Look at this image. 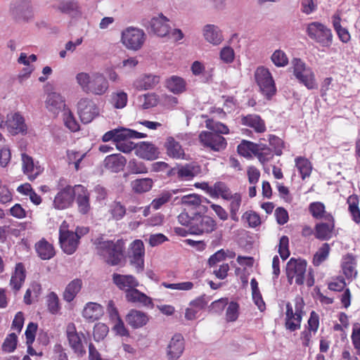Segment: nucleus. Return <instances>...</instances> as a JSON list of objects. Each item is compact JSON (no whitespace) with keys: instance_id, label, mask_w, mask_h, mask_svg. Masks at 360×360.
<instances>
[{"instance_id":"55","label":"nucleus","mask_w":360,"mask_h":360,"mask_svg":"<svg viewBox=\"0 0 360 360\" xmlns=\"http://www.w3.org/2000/svg\"><path fill=\"white\" fill-rule=\"evenodd\" d=\"M110 214L115 220H120L126 214V208L120 202H115L110 208Z\"/></svg>"},{"instance_id":"18","label":"nucleus","mask_w":360,"mask_h":360,"mask_svg":"<svg viewBox=\"0 0 360 360\" xmlns=\"http://www.w3.org/2000/svg\"><path fill=\"white\" fill-rule=\"evenodd\" d=\"M185 349L184 337L181 334H175L167 347V358L168 360H178Z\"/></svg>"},{"instance_id":"19","label":"nucleus","mask_w":360,"mask_h":360,"mask_svg":"<svg viewBox=\"0 0 360 360\" xmlns=\"http://www.w3.org/2000/svg\"><path fill=\"white\" fill-rule=\"evenodd\" d=\"M75 199L78 212L82 214H86L91 210L90 193L82 185H75Z\"/></svg>"},{"instance_id":"20","label":"nucleus","mask_w":360,"mask_h":360,"mask_svg":"<svg viewBox=\"0 0 360 360\" xmlns=\"http://www.w3.org/2000/svg\"><path fill=\"white\" fill-rule=\"evenodd\" d=\"M54 7L59 12L72 18H77L82 15L81 7L76 0H62Z\"/></svg>"},{"instance_id":"25","label":"nucleus","mask_w":360,"mask_h":360,"mask_svg":"<svg viewBox=\"0 0 360 360\" xmlns=\"http://www.w3.org/2000/svg\"><path fill=\"white\" fill-rule=\"evenodd\" d=\"M127 162L126 158L120 154L107 156L103 162L104 167L112 172L121 171Z\"/></svg>"},{"instance_id":"16","label":"nucleus","mask_w":360,"mask_h":360,"mask_svg":"<svg viewBox=\"0 0 360 360\" xmlns=\"http://www.w3.org/2000/svg\"><path fill=\"white\" fill-rule=\"evenodd\" d=\"M145 254L144 245L141 240H136L131 243L129 252L130 263L138 272L143 271L144 266L143 257Z\"/></svg>"},{"instance_id":"7","label":"nucleus","mask_w":360,"mask_h":360,"mask_svg":"<svg viewBox=\"0 0 360 360\" xmlns=\"http://www.w3.org/2000/svg\"><path fill=\"white\" fill-rule=\"evenodd\" d=\"M307 262L300 258H290L286 264V276L290 284L295 278L296 284L301 285L304 283V275L307 270Z\"/></svg>"},{"instance_id":"4","label":"nucleus","mask_w":360,"mask_h":360,"mask_svg":"<svg viewBox=\"0 0 360 360\" xmlns=\"http://www.w3.org/2000/svg\"><path fill=\"white\" fill-rule=\"evenodd\" d=\"M309 37L323 47H329L333 41L331 30L319 22L308 24L306 30Z\"/></svg>"},{"instance_id":"48","label":"nucleus","mask_w":360,"mask_h":360,"mask_svg":"<svg viewBox=\"0 0 360 360\" xmlns=\"http://www.w3.org/2000/svg\"><path fill=\"white\" fill-rule=\"evenodd\" d=\"M111 103L115 108H123L127 103V94L124 91L112 93Z\"/></svg>"},{"instance_id":"6","label":"nucleus","mask_w":360,"mask_h":360,"mask_svg":"<svg viewBox=\"0 0 360 360\" xmlns=\"http://www.w3.org/2000/svg\"><path fill=\"white\" fill-rule=\"evenodd\" d=\"M293 72L295 77L307 89H314L317 87L314 74L311 69L307 68L305 63L300 58L292 60Z\"/></svg>"},{"instance_id":"60","label":"nucleus","mask_w":360,"mask_h":360,"mask_svg":"<svg viewBox=\"0 0 360 360\" xmlns=\"http://www.w3.org/2000/svg\"><path fill=\"white\" fill-rule=\"evenodd\" d=\"M289 238L286 236H283L280 238L278 245V253L283 260H285L290 256L288 248Z\"/></svg>"},{"instance_id":"58","label":"nucleus","mask_w":360,"mask_h":360,"mask_svg":"<svg viewBox=\"0 0 360 360\" xmlns=\"http://www.w3.org/2000/svg\"><path fill=\"white\" fill-rule=\"evenodd\" d=\"M239 304L236 302H231L226 311V319L229 322L235 321L238 317Z\"/></svg>"},{"instance_id":"38","label":"nucleus","mask_w":360,"mask_h":360,"mask_svg":"<svg viewBox=\"0 0 360 360\" xmlns=\"http://www.w3.org/2000/svg\"><path fill=\"white\" fill-rule=\"evenodd\" d=\"M309 211L316 219H323L326 221H332L333 216L325 211V206L319 202H312L309 205Z\"/></svg>"},{"instance_id":"15","label":"nucleus","mask_w":360,"mask_h":360,"mask_svg":"<svg viewBox=\"0 0 360 360\" xmlns=\"http://www.w3.org/2000/svg\"><path fill=\"white\" fill-rule=\"evenodd\" d=\"M59 243L63 251L68 255H72L77 249L79 243L77 233L72 231H62L59 232Z\"/></svg>"},{"instance_id":"36","label":"nucleus","mask_w":360,"mask_h":360,"mask_svg":"<svg viewBox=\"0 0 360 360\" xmlns=\"http://www.w3.org/2000/svg\"><path fill=\"white\" fill-rule=\"evenodd\" d=\"M25 279V270L22 263H18L15 266L14 274L12 275L10 285L15 291L20 289L22 284Z\"/></svg>"},{"instance_id":"40","label":"nucleus","mask_w":360,"mask_h":360,"mask_svg":"<svg viewBox=\"0 0 360 360\" xmlns=\"http://www.w3.org/2000/svg\"><path fill=\"white\" fill-rule=\"evenodd\" d=\"M167 87L174 94H181L185 91L186 82L180 77L172 76L167 81Z\"/></svg>"},{"instance_id":"64","label":"nucleus","mask_w":360,"mask_h":360,"mask_svg":"<svg viewBox=\"0 0 360 360\" xmlns=\"http://www.w3.org/2000/svg\"><path fill=\"white\" fill-rule=\"evenodd\" d=\"M243 219H246L250 227H257L261 224L259 214L255 212H246L243 215Z\"/></svg>"},{"instance_id":"37","label":"nucleus","mask_w":360,"mask_h":360,"mask_svg":"<svg viewBox=\"0 0 360 360\" xmlns=\"http://www.w3.org/2000/svg\"><path fill=\"white\" fill-rule=\"evenodd\" d=\"M165 146L167 149V155L170 157L180 158L184 155V150L180 143L172 136L167 139Z\"/></svg>"},{"instance_id":"23","label":"nucleus","mask_w":360,"mask_h":360,"mask_svg":"<svg viewBox=\"0 0 360 360\" xmlns=\"http://www.w3.org/2000/svg\"><path fill=\"white\" fill-rule=\"evenodd\" d=\"M149 319L148 315L136 309H131L126 316V321L133 328H139L145 326Z\"/></svg>"},{"instance_id":"56","label":"nucleus","mask_w":360,"mask_h":360,"mask_svg":"<svg viewBox=\"0 0 360 360\" xmlns=\"http://www.w3.org/2000/svg\"><path fill=\"white\" fill-rule=\"evenodd\" d=\"M108 327L107 325L102 323H98L94 326V339L95 341H100L105 338V337L107 335L108 333Z\"/></svg>"},{"instance_id":"34","label":"nucleus","mask_w":360,"mask_h":360,"mask_svg":"<svg viewBox=\"0 0 360 360\" xmlns=\"http://www.w3.org/2000/svg\"><path fill=\"white\" fill-rule=\"evenodd\" d=\"M243 124L253 128L257 133H262L266 130L264 121L257 115H248L241 118Z\"/></svg>"},{"instance_id":"24","label":"nucleus","mask_w":360,"mask_h":360,"mask_svg":"<svg viewBox=\"0 0 360 360\" xmlns=\"http://www.w3.org/2000/svg\"><path fill=\"white\" fill-rule=\"evenodd\" d=\"M335 228L334 218L332 221L318 223L315 226V237L321 240H328L332 238L333 231Z\"/></svg>"},{"instance_id":"62","label":"nucleus","mask_w":360,"mask_h":360,"mask_svg":"<svg viewBox=\"0 0 360 360\" xmlns=\"http://www.w3.org/2000/svg\"><path fill=\"white\" fill-rule=\"evenodd\" d=\"M48 308L51 313L56 314L59 309V299L58 295L53 292H50L47 296Z\"/></svg>"},{"instance_id":"63","label":"nucleus","mask_w":360,"mask_h":360,"mask_svg":"<svg viewBox=\"0 0 360 360\" xmlns=\"http://www.w3.org/2000/svg\"><path fill=\"white\" fill-rule=\"evenodd\" d=\"M352 340L357 354H360V323H355L353 326Z\"/></svg>"},{"instance_id":"42","label":"nucleus","mask_w":360,"mask_h":360,"mask_svg":"<svg viewBox=\"0 0 360 360\" xmlns=\"http://www.w3.org/2000/svg\"><path fill=\"white\" fill-rule=\"evenodd\" d=\"M232 193L225 183L221 181L216 182L213 185V190L212 193V198H218L219 195L225 200H229L232 198Z\"/></svg>"},{"instance_id":"53","label":"nucleus","mask_w":360,"mask_h":360,"mask_svg":"<svg viewBox=\"0 0 360 360\" xmlns=\"http://www.w3.org/2000/svg\"><path fill=\"white\" fill-rule=\"evenodd\" d=\"M231 200L230 204V212L231 219L234 221L238 220V217L236 216L238 211L239 210L240 203H241V196L239 193H235L232 195V198H229Z\"/></svg>"},{"instance_id":"28","label":"nucleus","mask_w":360,"mask_h":360,"mask_svg":"<svg viewBox=\"0 0 360 360\" xmlns=\"http://www.w3.org/2000/svg\"><path fill=\"white\" fill-rule=\"evenodd\" d=\"M22 169L25 174L28 175L29 179L33 181L41 173L40 167L34 165L32 157L22 154Z\"/></svg>"},{"instance_id":"41","label":"nucleus","mask_w":360,"mask_h":360,"mask_svg":"<svg viewBox=\"0 0 360 360\" xmlns=\"http://www.w3.org/2000/svg\"><path fill=\"white\" fill-rule=\"evenodd\" d=\"M258 146L259 147H258L255 156L257 157L262 164L264 165L274 158L275 153L274 150L266 144L260 143H258Z\"/></svg>"},{"instance_id":"1","label":"nucleus","mask_w":360,"mask_h":360,"mask_svg":"<svg viewBox=\"0 0 360 360\" xmlns=\"http://www.w3.org/2000/svg\"><path fill=\"white\" fill-rule=\"evenodd\" d=\"M76 81L84 92L95 96H103L109 89L108 79L100 72H79L76 75Z\"/></svg>"},{"instance_id":"22","label":"nucleus","mask_w":360,"mask_h":360,"mask_svg":"<svg viewBox=\"0 0 360 360\" xmlns=\"http://www.w3.org/2000/svg\"><path fill=\"white\" fill-rule=\"evenodd\" d=\"M125 297L127 302L141 304L145 307L153 306L152 300L136 288L127 289Z\"/></svg>"},{"instance_id":"51","label":"nucleus","mask_w":360,"mask_h":360,"mask_svg":"<svg viewBox=\"0 0 360 360\" xmlns=\"http://www.w3.org/2000/svg\"><path fill=\"white\" fill-rule=\"evenodd\" d=\"M206 127L211 130L210 132L217 133L219 135L227 134L229 132L227 126L221 122H214L213 120H207Z\"/></svg>"},{"instance_id":"12","label":"nucleus","mask_w":360,"mask_h":360,"mask_svg":"<svg viewBox=\"0 0 360 360\" xmlns=\"http://www.w3.org/2000/svg\"><path fill=\"white\" fill-rule=\"evenodd\" d=\"M77 109L80 120L84 124L91 122L99 113V110L94 102L86 98L79 100Z\"/></svg>"},{"instance_id":"35","label":"nucleus","mask_w":360,"mask_h":360,"mask_svg":"<svg viewBox=\"0 0 360 360\" xmlns=\"http://www.w3.org/2000/svg\"><path fill=\"white\" fill-rule=\"evenodd\" d=\"M82 287V281L79 278H75L70 282L63 294V300L68 302H72L79 292Z\"/></svg>"},{"instance_id":"30","label":"nucleus","mask_w":360,"mask_h":360,"mask_svg":"<svg viewBox=\"0 0 360 360\" xmlns=\"http://www.w3.org/2000/svg\"><path fill=\"white\" fill-rule=\"evenodd\" d=\"M200 172V167L193 163L179 166L177 178L180 180L189 181Z\"/></svg>"},{"instance_id":"43","label":"nucleus","mask_w":360,"mask_h":360,"mask_svg":"<svg viewBox=\"0 0 360 360\" xmlns=\"http://www.w3.org/2000/svg\"><path fill=\"white\" fill-rule=\"evenodd\" d=\"M295 165L299 170L302 179L310 176L312 167L311 162L307 158L297 157L295 159Z\"/></svg>"},{"instance_id":"11","label":"nucleus","mask_w":360,"mask_h":360,"mask_svg":"<svg viewBox=\"0 0 360 360\" xmlns=\"http://www.w3.org/2000/svg\"><path fill=\"white\" fill-rule=\"evenodd\" d=\"M11 13L16 21L28 22L33 17L30 0H18L11 5Z\"/></svg>"},{"instance_id":"13","label":"nucleus","mask_w":360,"mask_h":360,"mask_svg":"<svg viewBox=\"0 0 360 360\" xmlns=\"http://www.w3.org/2000/svg\"><path fill=\"white\" fill-rule=\"evenodd\" d=\"M75 186H66L56 194L53 200V207L57 210H64L72 205L75 200Z\"/></svg>"},{"instance_id":"5","label":"nucleus","mask_w":360,"mask_h":360,"mask_svg":"<svg viewBox=\"0 0 360 360\" xmlns=\"http://www.w3.org/2000/svg\"><path fill=\"white\" fill-rule=\"evenodd\" d=\"M146 37L143 30L129 27L122 31L121 41L128 49L137 51L143 45Z\"/></svg>"},{"instance_id":"50","label":"nucleus","mask_w":360,"mask_h":360,"mask_svg":"<svg viewBox=\"0 0 360 360\" xmlns=\"http://www.w3.org/2000/svg\"><path fill=\"white\" fill-rule=\"evenodd\" d=\"M329 251V245L328 243H323L314 256V265L319 266L323 261H325L328 256Z\"/></svg>"},{"instance_id":"32","label":"nucleus","mask_w":360,"mask_h":360,"mask_svg":"<svg viewBox=\"0 0 360 360\" xmlns=\"http://www.w3.org/2000/svg\"><path fill=\"white\" fill-rule=\"evenodd\" d=\"M159 82V77L153 75H146L136 79L134 82V86L140 91L148 90L154 88Z\"/></svg>"},{"instance_id":"29","label":"nucleus","mask_w":360,"mask_h":360,"mask_svg":"<svg viewBox=\"0 0 360 360\" xmlns=\"http://www.w3.org/2000/svg\"><path fill=\"white\" fill-rule=\"evenodd\" d=\"M103 314V307L96 302H89L84 307L82 315L89 321L98 320Z\"/></svg>"},{"instance_id":"2","label":"nucleus","mask_w":360,"mask_h":360,"mask_svg":"<svg viewBox=\"0 0 360 360\" xmlns=\"http://www.w3.org/2000/svg\"><path fill=\"white\" fill-rule=\"evenodd\" d=\"M94 244L96 245L97 254L102 256L105 262L111 265H118L123 257V243L117 240L114 243L112 240H104L102 237L95 239Z\"/></svg>"},{"instance_id":"59","label":"nucleus","mask_w":360,"mask_h":360,"mask_svg":"<svg viewBox=\"0 0 360 360\" xmlns=\"http://www.w3.org/2000/svg\"><path fill=\"white\" fill-rule=\"evenodd\" d=\"M63 116L65 124L69 129L72 131H77L79 129V124L70 110H65Z\"/></svg>"},{"instance_id":"47","label":"nucleus","mask_w":360,"mask_h":360,"mask_svg":"<svg viewBox=\"0 0 360 360\" xmlns=\"http://www.w3.org/2000/svg\"><path fill=\"white\" fill-rule=\"evenodd\" d=\"M182 190L174 189L170 191H164L162 192L159 197L154 199L151 203L153 207L155 210H158L162 205L167 203L170 200L173 194H176L178 192L181 191Z\"/></svg>"},{"instance_id":"39","label":"nucleus","mask_w":360,"mask_h":360,"mask_svg":"<svg viewBox=\"0 0 360 360\" xmlns=\"http://www.w3.org/2000/svg\"><path fill=\"white\" fill-rule=\"evenodd\" d=\"M153 181L150 178L139 179L131 182L134 193H143L149 191L153 187Z\"/></svg>"},{"instance_id":"9","label":"nucleus","mask_w":360,"mask_h":360,"mask_svg":"<svg viewBox=\"0 0 360 360\" xmlns=\"http://www.w3.org/2000/svg\"><path fill=\"white\" fill-rule=\"evenodd\" d=\"M217 228L216 221L210 217L195 213L192 217L191 234L209 233Z\"/></svg>"},{"instance_id":"3","label":"nucleus","mask_w":360,"mask_h":360,"mask_svg":"<svg viewBox=\"0 0 360 360\" xmlns=\"http://www.w3.org/2000/svg\"><path fill=\"white\" fill-rule=\"evenodd\" d=\"M255 79L259 91L270 100L276 94V87L269 70L264 66L258 67L255 72Z\"/></svg>"},{"instance_id":"52","label":"nucleus","mask_w":360,"mask_h":360,"mask_svg":"<svg viewBox=\"0 0 360 360\" xmlns=\"http://www.w3.org/2000/svg\"><path fill=\"white\" fill-rule=\"evenodd\" d=\"M127 167L131 174H146L148 172V168L146 165L143 162L136 160H130Z\"/></svg>"},{"instance_id":"21","label":"nucleus","mask_w":360,"mask_h":360,"mask_svg":"<svg viewBox=\"0 0 360 360\" xmlns=\"http://www.w3.org/2000/svg\"><path fill=\"white\" fill-rule=\"evenodd\" d=\"M113 283L121 290L127 293V289L134 288L139 286L138 281L131 275L112 274Z\"/></svg>"},{"instance_id":"61","label":"nucleus","mask_w":360,"mask_h":360,"mask_svg":"<svg viewBox=\"0 0 360 360\" xmlns=\"http://www.w3.org/2000/svg\"><path fill=\"white\" fill-rule=\"evenodd\" d=\"M271 60L278 67H284L288 63L285 53L281 50H276L271 56Z\"/></svg>"},{"instance_id":"44","label":"nucleus","mask_w":360,"mask_h":360,"mask_svg":"<svg viewBox=\"0 0 360 360\" xmlns=\"http://www.w3.org/2000/svg\"><path fill=\"white\" fill-rule=\"evenodd\" d=\"M123 131L124 127L110 130L103 134V136H102V141L103 142H108L110 141H112L113 142H115L116 143L120 141H125V134Z\"/></svg>"},{"instance_id":"33","label":"nucleus","mask_w":360,"mask_h":360,"mask_svg":"<svg viewBox=\"0 0 360 360\" xmlns=\"http://www.w3.org/2000/svg\"><path fill=\"white\" fill-rule=\"evenodd\" d=\"M35 250L38 256L44 260L50 259L55 255L53 246L44 238L35 244Z\"/></svg>"},{"instance_id":"49","label":"nucleus","mask_w":360,"mask_h":360,"mask_svg":"<svg viewBox=\"0 0 360 360\" xmlns=\"http://www.w3.org/2000/svg\"><path fill=\"white\" fill-rule=\"evenodd\" d=\"M18 337L15 333H12L7 335L4 340L1 349L4 352L11 353L13 352L17 347Z\"/></svg>"},{"instance_id":"14","label":"nucleus","mask_w":360,"mask_h":360,"mask_svg":"<svg viewBox=\"0 0 360 360\" xmlns=\"http://www.w3.org/2000/svg\"><path fill=\"white\" fill-rule=\"evenodd\" d=\"M4 126L12 135L25 134L27 131L24 117L18 112L8 114L6 120H4Z\"/></svg>"},{"instance_id":"45","label":"nucleus","mask_w":360,"mask_h":360,"mask_svg":"<svg viewBox=\"0 0 360 360\" xmlns=\"http://www.w3.org/2000/svg\"><path fill=\"white\" fill-rule=\"evenodd\" d=\"M258 147V143L243 140L240 144L238 146L237 150L238 153L243 157H249L251 155V153L255 155Z\"/></svg>"},{"instance_id":"17","label":"nucleus","mask_w":360,"mask_h":360,"mask_svg":"<svg viewBox=\"0 0 360 360\" xmlns=\"http://www.w3.org/2000/svg\"><path fill=\"white\" fill-rule=\"evenodd\" d=\"M169 21V19L161 13L148 22L147 28L150 29V31L158 37H167L171 30Z\"/></svg>"},{"instance_id":"26","label":"nucleus","mask_w":360,"mask_h":360,"mask_svg":"<svg viewBox=\"0 0 360 360\" xmlns=\"http://www.w3.org/2000/svg\"><path fill=\"white\" fill-rule=\"evenodd\" d=\"M46 108L54 114L58 113L62 109H65V100L62 96L56 92H51L48 94L46 101Z\"/></svg>"},{"instance_id":"54","label":"nucleus","mask_w":360,"mask_h":360,"mask_svg":"<svg viewBox=\"0 0 360 360\" xmlns=\"http://www.w3.org/2000/svg\"><path fill=\"white\" fill-rule=\"evenodd\" d=\"M269 145L273 148V150L276 155H281L283 148H284V142L282 139L275 135L269 136Z\"/></svg>"},{"instance_id":"10","label":"nucleus","mask_w":360,"mask_h":360,"mask_svg":"<svg viewBox=\"0 0 360 360\" xmlns=\"http://www.w3.org/2000/svg\"><path fill=\"white\" fill-rule=\"evenodd\" d=\"M199 140L204 147L217 152L224 150L227 145L226 140L221 135L207 131L200 132Z\"/></svg>"},{"instance_id":"8","label":"nucleus","mask_w":360,"mask_h":360,"mask_svg":"<svg viewBox=\"0 0 360 360\" xmlns=\"http://www.w3.org/2000/svg\"><path fill=\"white\" fill-rule=\"evenodd\" d=\"M65 333L69 346L73 352L79 357L84 356L86 353L82 342V340L86 342L84 335L77 331L75 325L73 323L68 324Z\"/></svg>"},{"instance_id":"57","label":"nucleus","mask_w":360,"mask_h":360,"mask_svg":"<svg viewBox=\"0 0 360 360\" xmlns=\"http://www.w3.org/2000/svg\"><path fill=\"white\" fill-rule=\"evenodd\" d=\"M183 204L189 206L198 207L201 204L200 196L198 194H189L184 195L176 204Z\"/></svg>"},{"instance_id":"46","label":"nucleus","mask_w":360,"mask_h":360,"mask_svg":"<svg viewBox=\"0 0 360 360\" xmlns=\"http://www.w3.org/2000/svg\"><path fill=\"white\" fill-rule=\"evenodd\" d=\"M349 205V211L352 217V219L356 223H360V210L358 207L359 198L357 195H352L347 198Z\"/></svg>"},{"instance_id":"27","label":"nucleus","mask_w":360,"mask_h":360,"mask_svg":"<svg viewBox=\"0 0 360 360\" xmlns=\"http://www.w3.org/2000/svg\"><path fill=\"white\" fill-rule=\"evenodd\" d=\"M138 155L143 159L153 160L159 157V150L153 143L141 142L137 149Z\"/></svg>"},{"instance_id":"31","label":"nucleus","mask_w":360,"mask_h":360,"mask_svg":"<svg viewBox=\"0 0 360 360\" xmlns=\"http://www.w3.org/2000/svg\"><path fill=\"white\" fill-rule=\"evenodd\" d=\"M203 35L205 40L213 45H218L223 40L220 30L214 25H206L203 27Z\"/></svg>"}]
</instances>
